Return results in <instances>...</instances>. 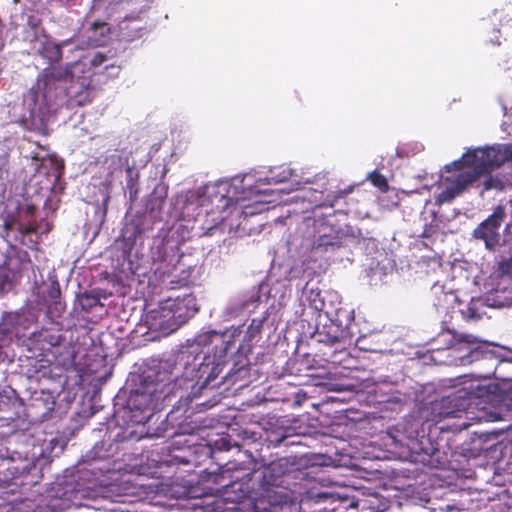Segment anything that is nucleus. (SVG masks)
I'll list each match as a JSON object with an SVG mask.
<instances>
[{"mask_svg": "<svg viewBox=\"0 0 512 512\" xmlns=\"http://www.w3.org/2000/svg\"><path fill=\"white\" fill-rule=\"evenodd\" d=\"M334 295L327 293L326 296L322 295L319 288H311L307 293V301L311 308L316 311L323 312L327 316L333 315V309L331 305L327 303V297H333Z\"/></svg>", "mask_w": 512, "mask_h": 512, "instance_id": "nucleus-19", "label": "nucleus"}, {"mask_svg": "<svg viewBox=\"0 0 512 512\" xmlns=\"http://www.w3.org/2000/svg\"><path fill=\"white\" fill-rule=\"evenodd\" d=\"M30 265L31 258L29 253L26 250L10 245L5 254L3 268L14 278L27 270Z\"/></svg>", "mask_w": 512, "mask_h": 512, "instance_id": "nucleus-14", "label": "nucleus"}, {"mask_svg": "<svg viewBox=\"0 0 512 512\" xmlns=\"http://www.w3.org/2000/svg\"><path fill=\"white\" fill-rule=\"evenodd\" d=\"M172 391V389H168L166 394H169Z\"/></svg>", "mask_w": 512, "mask_h": 512, "instance_id": "nucleus-43", "label": "nucleus"}, {"mask_svg": "<svg viewBox=\"0 0 512 512\" xmlns=\"http://www.w3.org/2000/svg\"><path fill=\"white\" fill-rule=\"evenodd\" d=\"M498 20L500 22V29L498 32L506 36L512 35V11H500Z\"/></svg>", "mask_w": 512, "mask_h": 512, "instance_id": "nucleus-25", "label": "nucleus"}, {"mask_svg": "<svg viewBox=\"0 0 512 512\" xmlns=\"http://www.w3.org/2000/svg\"><path fill=\"white\" fill-rule=\"evenodd\" d=\"M133 185H134L133 180H132V179H130V180L127 182V186H128V187H130V188H132V186H133Z\"/></svg>", "mask_w": 512, "mask_h": 512, "instance_id": "nucleus-38", "label": "nucleus"}, {"mask_svg": "<svg viewBox=\"0 0 512 512\" xmlns=\"http://www.w3.org/2000/svg\"><path fill=\"white\" fill-rule=\"evenodd\" d=\"M22 315L17 312H4L0 320V350L9 348L19 336V325Z\"/></svg>", "mask_w": 512, "mask_h": 512, "instance_id": "nucleus-13", "label": "nucleus"}, {"mask_svg": "<svg viewBox=\"0 0 512 512\" xmlns=\"http://www.w3.org/2000/svg\"><path fill=\"white\" fill-rule=\"evenodd\" d=\"M292 176V171L288 168L278 167L270 171V175L264 178L267 184H278L288 181Z\"/></svg>", "mask_w": 512, "mask_h": 512, "instance_id": "nucleus-23", "label": "nucleus"}, {"mask_svg": "<svg viewBox=\"0 0 512 512\" xmlns=\"http://www.w3.org/2000/svg\"><path fill=\"white\" fill-rule=\"evenodd\" d=\"M216 445L220 449H226L229 450L231 448L230 441L227 438L222 437L216 442Z\"/></svg>", "mask_w": 512, "mask_h": 512, "instance_id": "nucleus-33", "label": "nucleus"}, {"mask_svg": "<svg viewBox=\"0 0 512 512\" xmlns=\"http://www.w3.org/2000/svg\"><path fill=\"white\" fill-rule=\"evenodd\" d=\"M345 312L342 308L333 310V315L328 316L330 322L323 325L321 329H317V341L326 345L345 344L350 341L352 335L346 326H342L340 322V314Z\"/></svg>", "mask_w": 512, "mask_h": 512, "instance_id": "nucleus-10", "label": "nucleus"}, {"mask_svg": "<svg viewBox=\"0 0 512 512\" xmlns=\"http://www.w3.org/2000/svg\"><path fill=\"white\" fill-rule=\"evenodd\" d=\"M198 310L196 297L191 293L168 297L146 314L145 323L149 330L168 336L187 323Z\"/></svg>", "mask_w": 512, "mask_h": 512, "instance_id": "nucleus-4", "label": "nucleus"}, {"mask_svg": "<svg viewBox=\"0 0 512 512\" xmlns=\"http://www.w3.org/2000/svg\"><path fill=\"white\" fill-rule=\"evenodd\" d=\"M180 462H181V463H183V464H187V463H189V461H188V460H185V459H183V458H181V459H180Z\"/></svg>", "mask_w": 512, "mask_h": 512, "instance_id": "nucleus-39", "label": "nucleus"}, {"mask_svg": "<svg viewBox=\"0 0 512 512\" xmlns=\"http://www.w3.org/2000/svg\"><path fill=\"white\" fill-rule=\"evenodd\" d=\"M80 305L83 310L90 311L92 308L96 306H103V303L100 300V297L93 293L85 291L80 296Z\"/></svg>", "mask_w": 512, "mask_h": 512, "instance_id": "nucleus-24", "label": "nucleus"}, {"mask_svg": "<svg viewBox=\"0 0 512 512\" xmlns=\"http://www.w3.org/2000/svg\"><path fill=\"white\" fill-rule=\"evenodd\" d=\"M152 260L154 264H159L157 270L163 269L167 261L166 246L162 243L152 248Z\"/></svg>", "mask_w": 512, "mask_h": 512, "instance_id": "nucleus-27", "label": "nucleus"}, {"mask_svg": "<svg viewBox=\"0 0 512 512\" xmlns=\"http://www.w3.org/2000/svg\"><path fill=\"white\" fill-rule=\"evenodd\" d=\"M8 450L0 449V487L10 484V482L21 474V470L14 465L13 458L7 455Z\"/></svg>", "mask_w": 512, "mask_h": 512, "instance_id": "nucleus-17", "label": "nucleus"}, {"mask_svg": "<svg viewBox=\"0 0 512 512\" xmlns=\"http://www.w3.org/2000/svg\"><path fill=\"white\" fill-rule=\"evenodd\" d=\"M122 69L121 63L117 60H113L103 53H96L90 60L89 66L86 65V73L84 75L91 74V78L94 76H102L103 82L114 79L119 76ZM93 79H91V83ZM92 87V96L94 97V86Z\"/></svg>", "mask_w": 512, "mask_h": 512, "instance_id": "nucleus-11", "label": "nucleus"}, {"mask_svg": "<svg viewBox=\"0 0 512 512\" xmlns=\"http://www.w3.org/2000/svg\"><path fill=\"white\" fill-rule=\"evenodd\" d=\"M65 341L60 327L50 324L35 329L24 340V346L28 352L27 376L29 378L47 377L50 373V367L53 359L56 358V351Z\"/></svg>", "mask_w": 512, "mask_h": 512, "instance_id": "nucleus-5", "label": "nucleus"}, {"mask_svg": "<svg viewBox=\"0 0 512 512\" xmlns=\"http://www.w3.org/2000/svg\"><path fill=\"white\" fill-rule=\"evenodd\" d=\"M463 314L470 319H480V315L476 313L475 309L468 306Z\"/></svg>", "mask_w": 512, "mask_h": 512, "instance_id": "nucleus-32", "label": "nucleus"}, {"mask_svg": "<svg viewBox=\"0 0 512 512\" xmlns=\"http://www.w3.org/2000/svg\"><path fill=\"white\" fill-rule=\"evenodd\" d=\"M481 377L488 378V377H490V373L488 372L485 375H481Z\"/></svg>", "mask_w": 512, "mask_h": 512, "instance_id": "nucleus-41", "label": "nucleus"}, {"mask_svg": "<svg viewBox=\"0 0 512 512\" xmlns=\"http://www.w3.org/2000/svg\"><path fill=\"white\" fill-rule=\"evenodd\" d=\"M504 185L501 179L497 176L489 175L483 182V192L492 189L503 190Z\"/></svg>", "mask_w": 512, "mask_h": 512, "instance_id": "nucleus-28", "label": "nucleus"}, {"mask_svg": "<svg viewBox=\"0 0 512 512\" xmlns=\"http://www.w3.org/2000/svg\"><path fill=\"white\" fill-rule=\"evenodd\" d=\"M494 393V387L471 385L459 389L440 400L425 404L419 410V418L426 423L437 424L446 418H459L471 405H478L476 400L488 397Z\"/></svg>", "mask_w": 512, "mask_h": 512, "instance_id": "nucleus-6", "label": "nucleus"}, {"mask_svg": "<svg viewBox=\"0 0 512 512\" xmlns=\"http://www.w3.org/2000/svg\"><path fill=\"white\" fill-rule=\"evenodd\" d=\"M57 166H58L59 169H63V165L62 164H58L57 163Z\"/></svg>", "mask_w": 512, "mask_h": 512, "instance_id": "nucleus-42", "label": "nucleus"}, {"mask_svg": "<svg viewBox=\"0 0 512 512\" xmlns=\"http://www.w3.org/2000/svg\"><path fill=\"white\" fill-rule=\"evenodd\" d=\"M86 73V63L78 61L64 66L44 69L38 76L36 87L44 93L56 87L58 82H70L67 95L77 105L84 106L93 100L91 74Z\"/></svg>", "mask_w": 512, "mask_h": 512, "instance_id": "nucleus-3", "label": "nucleus"}, {"mask_svg": "<svg viewBox=\"0 0 512 512\" xmlns=\"http://www.w3.org/2000/svg\"><path fill=\"white\" fill-rule=\"evenodd\" d=\"M40 54L43 58L47 59L49 64H57L62 60V47L60 44L53 42H46L42 45Z\"/></svg>", "mask_w": 512, "mask_h": 512, "instance_id": "nucleus-21", "label": "nucleus"}, {"mask_svg": "<svg viewBox=\"0 0 512 512\" xmlns=\"http://www.w3.org/2000/svg\"><path fill=\"white\" fill-rule=\"evenodd\" d=\"M490 41L494 44H497L499 45L500 44V41H499V37H496V39H493V38H490Z\"/></svg>", "mask_w": 512, "mask_h": 512, "instance_id": "nucleus-37", "label": "nucleus"}, {"mask_svg": "<svg viewBox=\"0 0 512 512\" xmlns=\"http://www.w3.org/2000/svg\"><path fill=\"white\" fill-rule=\"evenodd\" d=\"M342 245L341 238L337 233L321 234L314 240L311 252L314 256H322L327 252H334Z\"/></svg>", "mask_w": 512, "mask_h": 512, "instance_id": "nucleus-16", "label": "nucleus"}, {"mask_svg": "<svg viewBox=\"0 0 512 512\" xmlns=\"http://www.w3.org/2000/svg\"><path fill=\"white\" fill-rule=\"evenodd\" d=\"M367 179L381 192L385 193L389 190V184L386 177L379 171H372L371 173H369Z\"/></svg>", "mask_w": 512, "mask_h": 512, "instance_id": "nucleus-26", "label": "nucleus"}, {"mask_svg": "<svg viewBox=\"0 0 512 512\" xmlns=\"http://www.w3.org/2000/svg\"><path fill=\"white\" fill-rule=\"evenodd\" d=\"M506 217L505 208L498 205L491 215L477 225L472 232V237L484 242L485 248L494 251L500 244V227Z\"/></svg>", "mask_w": 512, "mask_h": 512, "instance_id": "nucleus-9", "label": "nucleus"}, {"mask_svg": "<svg viewBox=\"0 0 512 512\" xmlns=\"http://www.w3.org/2000/svg\"><path fill=\"white\" fill-rule=\"evenodd\" d=\"M55 396L46 390L34 391L27 404L28 414L36 420H44L54 410Z\"/></svg>", "mask_w": 512, "mask_h": 512, "instance_id": "nucleus-12", "label": "nucleus"}, {"mask_svg": "<svg viewBox=\"0 0 512 512\" xmlns=\"http://www.w3.org/2000/svg\"><path fill=\"white\" fill-rule=\"evenodd\" d=\"M6 357H7L6 352L0 350V361H4Z\"/></svg>", "mask_w": 512, "mask_h": 512, "instance_id": "nucleus-36", "label": "nucleus"}, {"mask_svg": "<svg viewBox=\"0 0 512 512\" xmlns=\"http://www.w3.org/2000/svg\"><path fill=\"white\" fill-rule=\"evenodd\" d=\"M497 272L501 277H512V255L509 258L503 259L500 262H498Z\"/></svg>", "mask_w": 512, "mask_h": 512, "instance_id": "nucleus-29", "label": "nucleus"}, {"mask_svg": "<svg viewBox=\"0 0 512 512\" xmlns=\"http://www.w3.org/2000/svg\"><path fill=\"white\" fill-rule=\"evenodd\" d=\"M287 438L286 433L284 432H271L267 435V440L269 443L273 444L274 446H279L282 442L285 441Z\"/></svg>", "mask_w": 512, "mask_h": 512, "instance_id": "nucleus-30", "label": "nucleus"}, {"mask_svg": "<svg viewBox=\"0 0 512 512\" xmlns=\"http://www.w3.org/2000/svg\"><path fill=\"white\" fill-rule=\"evenodd\" d=\"M280 496L287 497V494H286V493H283V494L281 493V495H280Z\"/></svg>", "mask_w": 512, "mask_h": 512, "instance_id": "nucleus-44", "label": "nucleus"}, {"mask_svg": "<svg viewBox=\"0 0 512 512\" xmlns=\"http://www.w3.org/2000/svg\"><path fill=\"white\" fill-rule=\"evenodd\" d=\"M233 334L208 331L197 335L195 343L181 349L171 362L161 363L158 369H148L141 375L135 394L148 404L158 394L165 393L171 384L183 379L194 382L191 386L193 398L199 397L204 389L215 387L212 384L222 372L231 345Z\"/></svg>", "mask_w": 512, "mask_h": 512, "instance_id": "nucleus-1", "label": "nucleus"}, {"mask_svg": "<svg viewBox=\"0 0 512 512\" xmlns=\"http://www.w3.org/2000/svg\"><path fill=\"white\" fill-rule=\"evenodd\" d=\"M166 198L167 187L164 185H157L149 195L146 203V210L151 214L154 220L160 219V214L165 205Z\"/></svg>", "mask_w": 512, "mask_h": 512, "instance_id": "nucleus-18", "label": "nucleus"}, {"mask_svg": "<svg viewBox=\"0 0 512 512\" xmlns=\"http://www.w3.org/2000/svg\"><path fill=\"white\" fill-rule=\"evenodd\" d=\"M353 190V187L350 186L348 187L347 189H343V190H339L336 195H335V198L336 199H339V198H343L345 197L347 194L351 193Z\"/></svg>", "mask_w": 512, "mask_h": 512, "instance_id": "nucleus-34", "label": "nucleus"}, {"mask_svg": "<svg viewBox=\"0 0 512 512\" xmlns=\"http://www.w3.org/2000/svg\"><path fill=\"white\" fill-rule=\"evenodd\" d=\"M46 298L50 309L53 308L59 313L65 310L66 306L65 303L61 301V288L57 280L50 283L49 288L47 289Z\"/></svg>", "mask_w": 512, "mask_h": 512, "instance_id": "nucleus-20", "label": "nucleus"}, {"mask_svg": "<svg viewBox=\"0 0 512 512\" xmlns=\"http://www.w3.org/2000/svg\"><path fill=\"white\" fill-rule=\"evenodd\" d=\"M36 210L35 203H25L17 208L15 214L7 215L3 224L7 240L12 239L29 248L37 247L39 226L36 221Z\"/></svg>", "mask_w": 512, "mask_h": 512, "instance_id": "nucleus-8", "label": "nucleus"}, {"mask_svg": "<svg viewBox=\"0 0 512 512\" xmlns=\"http://www.w3.org/2000/svg\"><path fill=\"white\" fill-rule=\"evenodd\" d=\"M305 473L294 468V463L288 458L283 457L264 464L261 469L259 479L260 495L271 498L274 489H284L292 493H301V483L297 480H303ZM275 493H277L275 491Z\"/></svg>", "mask_w": 512, "mask_h": 512, "instance_id": "nucleus-7", "label": "nucleus"}, {"mask_svg": "<svg viewBox=\"0 0 512 512\" xmlns=\"http://www.w3.org/2000/svg\"><path fill=\"white\" fill-rule=\"evenodd\" d=\"M222 199L225 201L224 206H227V204H228V200L225 198V196H222Z\"/></svg>", "mask_w": 512, "mask_h": 512, "instance_id": "nucleus-40", "label": "nucleus"}, {"mask_svg": "<svg viewBox=\"0 0 512 512\" xmlns=\"http://www.w3.org/2000/svg\"><path fill=\"white\" fill-rule=\"evenodd\" d=\"M512 161V144H496L486 148L470 149L458 160L446 165V171L469 168L456 175L449 186L437 196L440 204L451 202L463 193L467 187L474 184L481 176L487 175L495 167H500Z\"/></svg>", "mask_w": 512, "mask_h": 512, "instance_id": "nucleus-2", "label": "nucleus"}, {"mask_svg": "<svg viewBox=\"0 0 512 512\" xmlns=\"http://www.w3.org/2000/svg\"><path fill=\"white\" fill-rule=\"evenodd\" d=\"M10 408V398L0 393V411H6Z\"/></svg>", "mask_w": 512, "mask_h": 512, "instance_id": "nucleus-31", "label": "nucleus"}, {"mask_svg": "<svg viewBox=\"0 0 512 512\" xmlns=\"http://www.w3.org/2000/svg\"><path fill=\"white\" fill-rule=\"evenodd\" d=\"M472 356H473V358H474L476 361H478V360H480V358H484L485 354H484L483 352H480V351H474V352L472 353Z\"/></svg>", "mask_w": 512, "mask_h": 512, "instance_id": "nucleus-35", "label": "nucleus"}, {"mask_svg": "<svg viewBox=\"0 0 512 512\" xmlns=\"http://www.w3.org/2000/svg\"><path fill=\"white\" fill-rule=\"evenodd\" d=\"M266 321V317L262 318H253L247 327L245 334V341L250 344L254 341H258L261 337L262 329L264 322Z\"/></svg>", "mask_w": 512, "mask_h": 512, "instance_id": "nucleus-22", "label": "nucleus"}, {"mask_svg": "<svg viewBox=\"0 0 512 512\" xmlns=\"http://www.w3.org/2000/svg\"><path fill=\"white\" fill-rule=\"evenodd\" d=\"M244 454L247 456L248 461L242 460L237 464L228 462L225 465L219 467L218 473H212L214 475L213 482L221 485L222 487H227L231 483L238 481L239 477H234L232 473L239 470H250L251 467L249 465L254 464V458L252 453H247L246 451Z\"/></svg>", "mask_w": 512, "mask_h": 512, "instance_id": "nucleus-15", "label": "nucleus"}]
</instances>
